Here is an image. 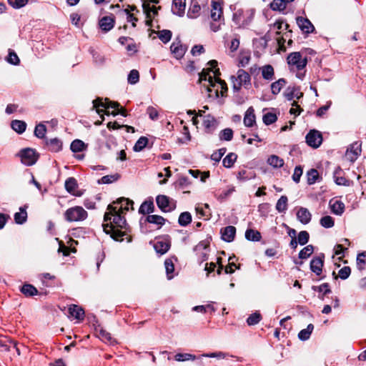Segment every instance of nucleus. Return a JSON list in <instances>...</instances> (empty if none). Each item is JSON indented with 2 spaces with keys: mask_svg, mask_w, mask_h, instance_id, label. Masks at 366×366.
I'll list each match as a JSON object with an SVG mask.
<instances>
[{
  "mask_svg": "<svg viewBox=\"0 0 366 366\" xmlns=\"http://www.w3.org/2000/svg\"><path fill=\"white\" fill-rule=\"evenodd\" d=\"M114 218L112 223L103 224L104 232L115 241L123 240L122 237L127 235V231L129 229V225L124 216L122 215L121 212L114 213Z\"/></svg>",
  "mask_w": 366,
  "mask_h": 366,
  "instance_id": "nucleus-1",
  "label": "nucleus"
},
{
  "mask_svg": "<svg viewBox=\"0 0 366 366\" xmlns=\"http://www.w3.org/2000/svg\"><path fill=\"white\" fill-rule=\"evenodd\" d=\"M226 354L222 352H216L210 353H204L199 356H196L190 353H177L174 356V360L177 362H185V361H194L198 360L197 364L200 366L203 365L202 358L205 357H216L218 359H224L226 357Z\"/></svg>",
  "mask_w": 366,
  "mask_h": 366,
  "instance_id": "nucleus-2",
  "label": "nucleus"
},
{
  "mask_svg": "<svg viewBox=\"0 0 366 366\" xmlns=\"http://www.w3.org/2000/svg\"><path fill=\"white\" fill-rule=\"evenodd\" d=\"M87 217V212L79 206L71 207L66 210L64 218L68 222H78L85 219Z\"/></svg>",
  "mask_w": 366,
  "mask_h": 366,
  "instance_id": "nucleus-3",
  "label": "nucleus"
},
{
  "mask_svg": "<svg viewBox=\"0 0 366 366\" xmlns=\"http://www.w3.org/2000/svg\"><path fill=\"white\" fill-rule=\"evenodd\" d=\"M18 155L21 158V162L26 166L34 165L39 159L38 153L31 148L22 149Z\"/></svg>",
  "mask_w": 366,
  "mask_h": 366,
  "instance_id": "nucleus-4",
  "label": "nucleus"
},
{
  "mask_svg": "<svg viewBox=\"0 0 366 366\" xmlns=\"http://www.w3.org/2000/svg\"><path fill=\"white\" fill-rule=\"evenodd\" d=\"M156 203L159 209L163 212H169L176 208V202L164 194L157 195Z\"/></svg>",
  "mask_w": 366,
  "mask_h": 366,
  "instance_id": "nucleus-5",
  "label": "nucleus"
},
{
  "mask_svg": "<svg viewBox=\"0 0 366 366\" xmlns=\"http://www.w3.org/2000/svg\"><path fill=\"white\" fill-rule=\"evenodd\" d=\"M92 103H93V107L94 108H96L97 112L99 114H101L104 112V110L100 109L99 107H102L104 109L112 108V109H114L116 110H118L121 107V105L119 102H112L107 98L105 99V102H102V99L97 98V99L93 100Z\"/></svg>",
  "mask_w": 366,
  "mask_h": 366,
  "instance_id": "nucleus-6",
  "label": "nucleus"
},
{
  "mask_svg": "<svg viewBox=\"0 0 366 366\" xmlns=\"http://www.w3.org/2000/svg\"><path fill=\"white\" fill-rule=\"evenodd\" d=\"M143 218L140 219V227L141 230L143 232H147V229L145 228L146 223L154 224L158 226V228H161L166 222V219L163 217L157 214H149L144 219V222H142Z\"/></svg>",
  "mask_w": 366,
  "mask_h": 366,
  "instance_id": "nucleus-7",
  "label": "nucleus"
},
{
  "mask_svg": "<svg viewBox=\"0 0 366 366\" xmlns=\"http://www.w3.org/2000/svg\"><path fill=\"white\" fill-rule=\"evenodd\" d=\"M307 144L315 149L318 148L322 142V135L316 129H311L305 137Z\"/></svg>",
  "mask_w": 366,
  "mask_h": 366,
  "instance_id": "nucleus-8",
  "label": "nucleus"
},
{
  "mask_svg": "<svg viewBox=\"0 0 366 366\" xmlns=\"http://www.w3.org/2000/svg\"><path fill=\"white\" fill-rule=\"evenodd\" d=\"M287 63L290 65L295 66L298 70L303 69L307 63V58H302L300 52H292L287 56Z\"/></svg>",
  "mask_w": 366,
  "mask_h": 366,
  "instance_id": "nucleus-9",
  "label": "nucleus"
},
{
  "mask_svg": "<svg viewBox=\"0 0 366 366\" xmlns=\"http://www.w3.org/2000/svg\"><path fill=\"white\" fill-rule=\"evenodd\" d=\"M171 247V242L169 236L164 238H158L155 244H154V249L157 254L160 255L167 253Z\"/></svg>",
  "mask_w": 366,
  "mask_h": 366,
  "instance_id": "nucleus-10",
  "label": "nucleus"
},
{
  "mask_svg": "<svg viewBox=\"0 0 366 366\" xmlns=\"http://www.w3.org/2000/svg\"><path fill=\"white\" fill-rule=\"evenodd\" d=\"M325 254L320 253L319 256L314 257L310 261V267L316 275H320L324 266Z\"/></svg>",
  "mask_w": 366,
  "mask_h": 366,
  "instance_id": "nucleus-11",
  "label": "nucleus"
},
{
  "mask_svg": "<svg viewBox=\"0 0 366 366\" xmlns=\"http://www.w3.org/2000/svg\"><path fill=\"white\" fill-rule=\"evenodd\" d=\"M170 49L174 54L175 57L177 59H180L184 56L187 49V46L181 43L179 37H177L175 41L172 44Z\"/></svg>",
  "mask_w": 366,
  "mask_h": 366,
  "instance_id": "nucleus-12",
  "label": "nucleus"
},
{
  "mask_svg": "<svg viewBox=\"0 0 366 366\" xmlns=\"http://www.w3.org/2000/svg\"><path fill=\"white\" fill-rule=\"evenodd\" d=\"M296 21L300 30L305 34L312 33L315 30L314 25L307 18L297 16L296 18Z\"/></svg>",
  "mask_w": 366,
  "mask_h": 366,
  "instance_id": "nucleus-13",
  "label": "nucleus"
},
{
  "mask_svg": "<svg viewBox=\"0 0 366 366\" xmlns=\"http://www.w3.org/2000/svg\"><path fill=\"white\" fill-rule=\"evenodd\" d=\"M237 77L232 76V79L235 80L237 82L241 84L246 89H249L251 85V77L248 72L242 69H239L237 72Z\"/></svg>",
  "mask_w": 366,
  "mask_h": 366,
  "instance_id": "nucleus-14",
  "label": "nucleus"
},
{
  "mask_svg": "<svg viewBox=\"0 0 366 366\" xmlns=\"http://www.w3.org/2000/svg\"><path fill=\"white\" fill-rule=\"evenodd\" d=\"M211 3V18L214 21H219L223 14L222 8L221 6L222 2L219 0H212Z\"/></svg>",
  "mask_w": 366,
  "mask_h": 366,
  "instance_id": "nucleus-15",
  "label": "nucleus"
},
{
  "mask_svg": "<svg viewBox=\"0 0 366 366\" xmlns=\"http://www.w3.org/2000/svg\"><path fill=\"white\" fill-rule=\"evenodd\" d=\"M155 211L154 204V199L152 197H148L144 201L139 208V213L141 214H148L153 213Z\"/></svg>",
  "mask_w": 366,
  "mask_h": 366,
  "instance_id": "nucleus-16",
  "label": "nucleus"
},
{
  "mask_svg": "<svg viewBox=\"0 0 366 366\" xmlns=\"http://www.w3.org/2000/svg\"><path fill=\"white\" fill-rule=\"evenodd\" d=\"M98 330L97 332V337L101 339L103 342L114 345L117 343V341L113 338L109 332L106 331L100 324L97 325Z\"/></svg>",
  "mask_w": 366,
  "mask_h": 366,
  "instance_id": "nucleus-17",
  "label": "nucleus"
},
{
  "mask_svg": "<svg viewBox=\"0 0 366 366\" xmlns=\"http://www.w3.org/2000/svg\"><path fill=\"white\" fill-rule=\"evenodd\" d=\"M186 0H173L172 4V12L178 16H183L185 13Z\"/></svg>",
  "mask_w": 366,
  "mask_h": 366,
  "instance_id": "nucleus-18",
  "label": "nucleus"
},
{
  "mask_svg": "<svg viewBox=\"0 0 366 366\" xmlns=\"http://www.w3.org/2000/svg\"><path fill=\"white\" fill-rule=\"evenodd\" d=\"M222 239L227 242H231L234 239L236 228L234 226H227L220 231Z\"/></svg>",
  "mask_w": 366,
  "mask_h": 366,
  "instance_id": "nucleus-19",
  "label": "nucleus"
},
{
  "mask_svg": "<svg viewBox=\"0 0 366 366\" xmlns=\"http://www.w3.org/2000/svg\"><path fill=\"white\" fill-rule=\"evenodd\" d=\"M203 126L207 133L212 134L217 127V122L213 116L208 114L204 117Z\"/></svg>",
  "mask_w": 366,
  "mask_h": 366,
  "instance_id": "nucleus-20",
  "label": "nucleus"
},
{
  "mask_svg": "<svg viewBox=\"0 0 366 366\" xmlns=\"http://www.w3.org/2000/svg\"><path fill=\"white\" fill-rule=\"evenodd\" d=\"M45 144L51 152H58L62 149L63 143L61 139L56 137L51 139H46Z\"/></svg>",
  "mask_w": 366,
  "mask_h": 366,
  "instance_id": "nucleus-21",
  "label": "nucleus"
},
{
  "mask_svg": "<svg viewBox=\"0 0 366 366\" xmlns=\"http://www.w3.org/2000/svg\"><path fill=\"white\" fill-rule=\"evenodd\" d=\"M69 314L78 320L84 319L85 312L84 309L77 305H71L68 309Z\"/></svg>",
  "mask_w": 366,
  "mask_h": 366,
  "instance_id": "nucleus-22",
  "label": "nucleus"
},
{
  "mask_svg": "<svg viewBox=\"0 0 366 366\" xmlns=\"http://www.w3.org/2000/svg\"><path fill=\"white\" fill-rule=\"evenodd\" d=\"M64 186H65L66 190L69 193H70L73 195H75L76 197H80L82 195V192H78L77 193L74 192L75 189L78 187L77 181L74 177H69L65 181Z\"/></svg>",
  "mask_w": 366,
  "mask_h": 366,
  "instance_id": "nucleus-23",
  "label": "nucleus"
},
{
  "mask_svg": "<svg viewBox=\"0 0 366 366\" xmlns=\"http://www.w3.org/2000/svg\"><path fill=\"white\" fill-rule=\"evenodd\" d=\"M297 218L302 224H307L311 221L312 214L307 208L300 207L297 212Z\"/></svg>",
  "mask_w": 366,
  "mask_h": 366,
  "instance_id": "nucleus-24",
  "label": "nucleus"
},
{
  "mask_svg": "<svg viewBox=\"0 0 366 366\" xmlns=\"http://www.w3.org/2000/svg\"><path fill=\"white\" fill-rule=\"evenodd\" d=\"M361 142H355L353 144L350 145V147L347 149V154H352V157H350V161L354 162L355 161L358 156L361 154Z\"/></svg>",
  "mask_w": 366,
  "mask_h": 366,
  "instance_id": "nucleus-25",
  "label": "nucleus"
},
{
  "mask_svg": "<svg viewBox=\"0 0 366 366\" xmlns=\"http://www.w3.org/2000/svg\"><path fill=\"white\" fill-rule=\"evenodd\" d=\"M255 119L256 117L254 114V110L253 107H250L245 112L244 117V124L245 127H252L256 123Z\"/></svg>",
  "mask_w": 366,
  "mask_h": 366,
  "instance_id": "nucleus-26",
  "label": "nucleus"
},
{
  "mask_svg": "<svg viewBox=\"0 0 366 366\" xmlns=\"http://www.w3.org/2000/svg\"><path fill=\"white\" fill-rule=\"evenodd\" d=\"M237 179L240 182H247L248 180L254 179L256 177V174L253 171H247L246 169H240L237 173Z\"/></svg>",
  "mask_w": 366,
  "mask_h": 366,
  "instance_id": "nucleus-27",
  "label": "nucleus"
},
{
  "mask_svg": "<svg viewBox=\"0 0 366 366\" xmlns=\"http://www.w3.org/2000/svg\"><path fill=\"white\" fill-rule=\"evenodd\" d=\"M114 26V19L111 16H104L99 21V26L102 31L107 32Z\"/></svg>",
  "mask_w": 366,
  "mask_h": 366,
  "instance_id": "nucleus-28",
  "label": "nucleus"
},
{
  "mask_svg": "<svg viewBox=\"0 0 366 366\" xmlns=\"http://www.w3.org/2000/svg\"><path fill=\"white\" fill-rule=\"evenodd\" d=\"M330 207L332 212L336 215H342L345 208V204L340 200H330Z\"/></svg>",
  "mask_w": 366,
  "mask_h": 366,
  "instance_id": "nucleus-29",
  "label": "nucleus"
},
{
  "mask_svg": "<svg viewBox=\"0 0 366 366\" xmlns=\"http://www.w3.org/2000/svg\"><path fill=\"white\" fill-rule=\"evenodd\" d=\"M27 206L24 205V207H21L19 208V212H16L14 214V221L18 224H23L27 220V212H26Z\"/></svg>",
  "mask_w": 366,
  "mask_h": 366,
  "instance_id": "nucleus-30",
  "label": "nucleus"
},
{
  "mask_svg": "<svg viewBox=\"0 0 366 366\" xmlns=\"http://www.w3.org/2000/svg\"><path fill=\"white\" fill-rule=\"evenodd\" d=\"M262 71V78L265 80L271 81L274 76V68L270 64H267L259 68Z\"/></svg>",
  "mask_w": 366,
  "mask_h": 366,
  "instance_id": "nucleus-31",
  "label": "nucleus"
},
{
  "mask_svg": "<svg viewBox=\"0 0 366 366\" xmlns=\"http://www.w3.org/2000/svg\"><path fill=\"white\" fill-rule=\"evenodd\" d=\"M172 259H174V261H177V258L175 256H173L171 258L166 259L164 261L166 273L167 275V278L169 280H171L172 278H173L172 273L174 271V265Z\"/></svg>",
  "mask_w": 366,
  "mask_h": 366,
  "instance_id": "nucleus-32",
  "label": "nucleus"
},
{
  "mask_svg": "<svg viewBox=\"0 0 366 366\" xmlns=\"http://www.w3.org/2000/svg\"><path fill=\"white\" fill-rule=\"evenodd\" d=\"M114 203L122 204L121 208H120L121 212L123 211L128 212L129 210V205H131V209H134V207H133L134 202L128 198L120 197Z\"/></svg>",
  "mask_w": 366,
  "mask_h": 366,
  "instance_id": "nucleus-33",
  "label": "nucleus"
},
{
  "mask_svg": "<svg viewBox=\"0 0 366 366\" xmlns=\"http://www.w3.org/2000/svg\"><path fill=\"white\" fill-rule=\"evenodd\" d=\"M20 291L26 297H33L38 294L37 289L31 284H24L20 289Z\"/></svg>",
  "mask_w": 366,
  "mask_h": 366,
  "instance_id": "nucleus-34",
  "label": "nucleus"
},
{
  "mask_svg": "<svg viewBox=\"0 0 366 366\" xmlns=\"http://www.w3.org/2000/svg\"><path fill=\"white\" fill-rule=\"evenodd\" d=\"M87 144L80 139H74L70 145V149L74 153L82 152L85 150Z\"/></svg>",
  "mask_w": 366,
  "mask_h": 366,
  "instance_id": "nucleus-35",
  "label": "nucleus"
},
{
  "mask_svg": "<svg viewBox=\"0 0 366 366\" xmlns=\"http://www.w3.org/2000/svg\"><path fill=\"white\" fill-rule=\"evenodd\" d=\"M321 177L319 175V173L316 169H310L307 172V182L309 185H312L315 184L317 181Z\"/></svg>",
  "mask_w": 366,
  "mask_h": 366,
  "instance_id": "nucleus-36",
  "label": "nucleus"
},
{
  "mask_svg": "<svg viewBox=\"0 0 366 366\" xmlns=\"http://www.w3.org/2000/svg\"><path fill=\"white\" fill-rule=\"evenodd\" d=\"M245 238L248 241L258 242L261 239L262 236L259 231L247 229L245 232Z\"/></svg>",
  "mask_w": 366,
  "mask_h": 366,
  "instance_id": "nucleus-37",
  "label": "nucleus"
},
{
  "mask_svg": "<svg viewBox=\"0 0 366 366\" xmlns=\"http://www.w3.org/2000/svg\"><path fill=\"white\" fill-rule=\"evenodd\" d=\"M287 84V80L284 78L279 79L277 81L272 83L271 91L272 94L277 95L280 93L282 88Z\"/></svg>",
  "mask_w": 366,
  "mask_h": 366,
  "instance_id": "nucleus-38",
  "label": "nucleus"
},
{
  "mask_svg": "<svg viewBox=\"0 0 366 366\" xmlns=\"http://www.w3.org/2000/svg\"><path fill=\"white\" fill-rule=\"evenodd\" d=\"M237 155L234 152H230L223 159L222 164L226 168H231L237 161Z\"/></svg>",
  "mask_w": 366,
  "mask_h": 366,
  "instance_id": "nucleus-39",
  "label": "nucleus"
},
{
  "mask_svg": "<svg viewBox=\"0 0 366 366\" xmlns=\"http://www.w3.org/2000/svg\"><path fill=\"white\" fill-rule=\"evenodd\" d=\"M11 127L18 134H22L26 130V124L24 121L15 119L11 122Z\"/></svg>",
  "mask_w": 366,
  "mask_h": 366,
  "instance_id": "nucleus-40",
  "label": "nucleus"
},
{
  "mask_svg": "<svg viewBox=\"0 0 366 366\" xmlns=\"http://www.w3.org/2000/svg\"><path fill=\"white\" fill-rule=\"evenodd\" d=\"M208 64L211 66L208 68L209 72H212L214 74V87L215 86V84L217 83V79H219V76L221 75L220 71L219 69L216 68L217 66V61L216 60H210L208 62Z\"/></svg>",
  "mask_w": 366,
  "mask_h": 366,
  "instance_id": "nucleus-41",
  "label": "nucleus"
},
{
  "mask_svg": "<svg viewBox=\"0 0 366 366\" xmlns=\"http://www.w3.org/2000/svg\"><path fill=\"white\" fill-rule=\"evenodd\" d=\"M267 162L274 168H280L284 165V160L274 154L269 156Z\"/></svg>",
  "mask_w": 366,
  "mask_h": 366,
  "instance_id": "nucleus-42",
  "label": "nucleus"
},
{
  "mask_svg": "<svg viewBox=\"0 0 366 366\" xmlns=\"http://www.w3.org/2000/svg\"><path fill=\"white\" fill-rule=\"evenodd\" d=\"M192 215L189 212H182L178 218V223L182 227H186L192 222Z\"/></svg>",
  "mask_w": 366,
  "mask_h": 366,
  "instance_id": "nucleus-43",
  "label": "nucleus"
},
{
  "mask_svg": "<svg viewBox=\"0 0 366 366\" xmlns=\"http://www.w3.org/2000/svg\"><path fill=\"white\" fill-rule=\"evenodd\" d=\"M148 143H149L148 138L142 136V137H139V139L135 143L134 146L133 147V150L136 152H141L144 148L147 147Z\"/></svg>",
  "mask_w": 366,
  "mask_h": 366,
  "instance_id": "nucleus-44",
  "label": "nucleus"
},
{
  "mask_svg": "<svg viewBox=\"0 0 366 366\" xmlns=\"http://www.w3.org/2000/svg\"><path fill=\"white\" fill-rule=\"evenodd\" d=\"M315 247L312 244H308L300 250L298 257L300 259H305L310 257L314 252Z\"/></svg>",
  "mask_w": 366,
  "mask_h": 366,
  "instance_id": "nucleus-45",
  "label": "nucleus"
},
{
  "mask_svg": "<svg viewBox=\"0 0 366 366\" xmlns=\"http://www.w3.org/2000/svg\"><path fill=\"white\" fill-rule=\"evenodd\" d=\"M287 202L288 199L287 196H281L276 204V209L280 213L285 212L287 209Z\"/></svg>",
  "mask_w": 366,
  "mask_h": 366,
  "instance_id": "nucleus-46",
  "label": "nucleus"
},
{
  "mask_svg": "<svg viewBox=\"0 0 366 366\" xmlns=\"http://www.w3.org/2000/svg\"><path fill=\"white\" fill-rule=\"evenodd\" d=\"M46 127L44 123L38 124L34 129V135L39 139H44V141L46 139Z\"/></svg>",
  "mask_w": 366,
  "mask_h": 366,
  "instance_id": "nucleus-47",
  "label": "nucleus"
},
{
  "mask_svg": "<svg viewBox=\"0 0 366 366\" xmlns=\"http://www.w3.org/2000/svg\"><path fill=\"white\" fill-rule=\"evenodd\" d=\"M312 290L320 293H323V295H327L332 292L329 283H323L319 286L313 285Z\"/></svg>",
  "mask_w": 366,
  "mask_h": 366,
  "instance_id": "nucleus-48",
  "label": "nucleus"
},
{
  "mask_svg": "<svg viewBox=\"0 0 366 366\" xmlns=\"http://www.w3.org/2000/svg\"><path fill=\"white\" fill-rule=\"evenodd\" d=\"M341 172V168L338 167L334 172V178H335V182L337 185L340 186H349L350 185V181L344 177H337V174L338 172Z\"/></svg>",
  "mask_w": 366,
  "mask_h": 366,
  "instance_id": "nucleus-49",
  "label": "nucleus"
},
{
  "mask_svg": "<svg viewBox=\"0 0 366 366\" xmlns=\"http://www.w3.org/2000/svg\"><path fill=\"white\" fill-rule=\"evenodd\" d=\"M120 177V174L118 173L111 175H105L98 180V184H111L117 181Z\"/></svg>",
  "mask_w": 366,
  "mask_h": 366,
  "instance_id": "nucleus-50",
  "label": "nucleus"
},
{
  "mask_svg": "<svg viewBox=\"0 0 366 366\" xmlns=\"http://www.w3.org/2000/svg\"><path fill=\"white\" fill-rule=\"evenodd\" d=\"M201 7L197 2L192 3L187 11V16L190 19L196 18L199 13Z\"/></svg>",
  "mask_w": 366,
  "mask_h": 366,
  "instance_id": "nucleus-51",
  "label": "nucleus"
},
{
  "mask_svg": "<svg viewBox=\"0 0 366 366\" xmlns=\"http://www.w3.org/2000/svg\"><path fill=\"white\" fill-rule=\"evenodd\" d=\"M300 90V86H289L283 93V96L287 101H292L295 98V93Z\"/></svg>",
  "mask_w": 366,
  "mask_h": 366,
  "instance_id": "nucleus-52",
  "label": "nucleus"
},
{
  "mask_svg": "<svg viewBox=\"0 0 366 366\" xmlns=\"http://www.w3.org/2000/svg\"><path fill=\"white\" fill-rule=\"evenodd\" d=\"M262 320V315L259 312L251 314L247 319L246 322L249 326H253L258 324Z\"/></svg>",
  "mask_w": 366,
  "mask_h": 366,
  "instance_id": "nucleus-53",
  "label": "nucleus"
},
{
  "mask_svg": "<svg viewBox=\"0 0 366 366\" xmlns=\"http://www.w3.org/2000/svg\"><path fill=\"white\" fill-rule=\"evenodd\" d=\"M208 68L204 69L199 74L200 81H208L209 86L214 87V77L209 74Z\"/></svg>",
  "mask_w": 366,
  "mask_h": 366,
  "instance_id": "nucleus-54",
  "label": "nucleus"
},
{
  "mask_svg": "<svg viewBox=\"0 0 366 366\" xmlns=\"http://www.w3.org/2000/svg\"><path fill=\"white\" fill-rule=\"evenodd\" d=\"M287 4L284 0H273L270 4V9L273 11H283L286 9Z\"/></svg>",
  "mask_w": 366,
  "mask_h": 366,
  "instance_id": "nucleus-55",
  "label": "nucleus"
},
{
  "mask_svg": "<svg viewBox=\"0 0 366 366\" xmlns=\"http://www.w3.org/2000/svg\"><path fill=\"white\" fill-rule=\"evenodd\" d=\"M219 139L222 141H231L233 138V131L230 128L222 129L219 134Z\"/></svg>",
  "mask_w": 366,
  "mask_h": 366,
  "instance_id": "nucleus-56",
  "label": "nucleus"
},
{
  "mask_svg": "<svg viewBox=\"0 0 366 366\" xmlns=\"http://www.w3.org/2000/svg\"><path fill=\"white\" fill-rule=\"evenodd\" d=\"M172 36V32L168 29H163L159 31L158 33L159 39L164 43L167 44L169 42Z\"/></svg>",
  "mask_w": 366,
  "mask_h": 366,
  "instance_id": "nucleus-57",
  "label": "nucleus"
},
{
  "mask_svg": "<svg viewBox=\"0 0 366 366\" xmlns=\"http://www.w3.org/2000/svg\"><path fill=\"white\" fill-rule=\"evenodd\" d=\"M320 224L325 228H331L335 224L334 219L329 215L322 217L320 220Z\"/></svg>",
  "mask_w": 366,
  "mask_h": 366,
  "instance_id": "nucleus-58",
  "label": "nucleus"
},
{
  "mask_svg": "<svg viewBox=\"0 0 366 366\" xmlns=\"http://www.w3.org/2000/svg\"><path fill=\"white\" fill-rule=\"evenodd\" d=\"M142 8H143L144 13H146V14H147V17L149 18L150 13H152L154 16L157 15L158 10L161 9V6H159V7H156L154 6H150V5L149 4H143Z\"/></svg>",
  "mask_w": 366,
  "mask_h": 366,
  "instance_id": "nucleus-59",
  "label": "nucleus"
},
{
  "mask_svg": "<svg viewBox=\"0 0 366 366\" xmlns=\"http://www.w3.org/2000/svg\"><path fill=\"white\" fill-rule=\"evenodd\" d=\"M262 120L264 124L268 126L274 123L277 120V117L274 113L267 112L263 115Z\"/></svg>",
  "mask_w": 366,
  "mask_h": 366,
  "instance_id": "nucleus-60",
  "label": "nucleus"
},
{
  "mask_svg": "<svg viewBox=\"0 0 366 366\" xmlns=\"http://www.w3.org/2000/svg\"><path fill=\"white\" fill-rule=\"evenodd\" d=\"M310 239V234L308 232L304 230L299 232L297 240L299 244L303 246L305 245Z\"/></svg>",
  "mask_w": 366,
  "mask_h": 366,
  "instance_id": "nucleus-61",
  "label": "nucleus"
},
{
  "mask_svg": "<svg viewBox=\"0 0 366 366\" xmlns=\"http://www.w3.org/2000/svg\"><path fill=\"white\" fill-rule=\"evenodd\" d=\"M139 80V73L136 69H132L128 74L127 81L130 84H135Z\"/></svg>",
  "mask_w": 366,
  "mask_h": 366,
  "instance_id": "nucleus-62",
  "label": "nucleus"
},
{
  "mask_svg": "<svg viewBox=\"0 0 366 366\" xmlns=\"http://www.w3.org/2000/svg\"><path fill=\"white\" fill-rule=\"evenodd\" d=\"M6 61L12 65H18L20 63L19 56L13 50H9Z\"/></svg>",
  "mask_w": 366,
  "mask_h": 366,
  "instance_id": "nucleus-63",
  "label": "nucleus"
},
{
  "mask_svg": "<svg viewBox=\"0 0 366 366\" xmlns=\"http://www.w3.org/2000/svg\"><path fill=\"white\" fill-rule=\"evenodd\" d=\"M226 152L227 149L225 147L220 148L219 149L217 150V152H214L211 155L210 158L212 160L216 162H219L221 160L223 155L226 153Z\"/></svg>",
  "mask_w": 366,
  "mask_h": 366,
  "instance_id": "nucleus-64",
  "label": "nucleus"
}]
</instances>
